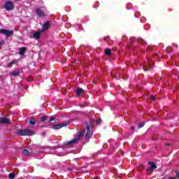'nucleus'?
I'll use <instances>...</instances> for the list:
<instances>
[{"label":"nucleus","mask_w":179,"mask_h":179,"mask_svg":"<svg viewBox=\"0 0 179 179\" xmlns=\"http://www.w3.org/2000/svg\"><path fill=\"white\" fill-rule=\"evenodd\" d=\"M0 34H3L5 37H10L13 36V30L0 29Z\"/></svg>","instance_id":"obj_5"},{"label":"nucleus","mask_w":179,"mask_h":179,"mask_svg":"<svg viewBox=\"0 0 179 179\" xmlns=\"http://www.w3.org/2000/svg\"><path fill=\"white\" fill-rule=\"evenodd\" d=\"M0 124H10V121L6 117H0Z\"/></svg>","instance_id":"obj_11"},{"label":"nucleus","mask_w":179,"mask_h":179,"mask_svg":"<svg viewBox=\"0 0 179 179\" xmlns=\"http://www.w3.org/2000/svg\"><path fill=\"white\" fill-rule=\"evenodd\" d=\"M96 124H98L99 125H100V124H101V119H97L96 120Z\"/></svg>","instance_id":"obj_25"},{"label":"nucleus","mask_w":179,"mask_h":179,"mask_svg":"<svg viewBox=\"0 0 179 179\" xmlns=\"http://www.w3.org/2000/svg\"><path fill=\"white\" fill-rule=\"evenodd\" d=\"M11 75H13V76H17V75H19V71H13Z\"/></svg>","instance_id":"obj_19"},{"label":"nucleus","mask_w":179,"mask_h":179,"mask_svg":"<svg viewBox=\"0 0 179 179\" xmlns=\"http://www.w3.org/2000/svg\"><path fill=\"white\" fill-rule=\"evenodd\" d=\"M149 68H150V69H148V71H150V66H149Z\"/></svg>","instance_id":"obj_36"},{"label":"nucleus","mask_w":179,"mask_h":179,"mask_svg":"<svg viewBox=\"0 0 179 179\" xmlns=\"http://www.w3.org/2000/svg\"><path fill=\"white\" fill-rule=\"evenodd\" d=\"M55 117H54V116H52L49 118V121L51 122V121H55Z\"/></svg>","instance_id":"obj_24"},{"label":"nucleus","mask_w":179,"mask_h":179,"mask_svg":"<svg viewBox=\"0 0 179 179\" xmlns=\"http://www.w3.org/2000/svg\"><path fill=\"white\" fill-rule=\"evenodd\" d=\"M3 44H5V41H0V45H3Z\"/></svg>","instance_id":"obj_27"},{"label":"nucleus","mask_w":179,"mask_h":179,"mask_svg":"<svg viewBox=\"0 0 179 179\" xmlns=\"http://www.w3.org/2000/svg\"><path fill=\"white\" fill-rule=\"evenodd\" d=\"M105 54H106V55H111V49L106 48L105 50Z\"/></svg>","instance_id":"obj_17"},{"label":"nucleus","mask_w":179,"mask_h":179,"mask_svg":"<svg viewBox=\"0 0 179 179\" xmlns=\"http://www.w3.org/2000/svg\"><path fill=\"white\" fill-rule=\"evenodd\" d=\"M83 92H85V90L83 88H77V90H76V96H78V97H79L80 96H83Z\"/></svg>","instance_id":"obj_12"},{"label":"nucleus","mask_w":179,"mask_h":179,"mask_svg":"<svg viewBox=\"0 0 179 179\" xmlns=\"http://www.w3.org/2000/svg\"><path fill=\"white\" fill-rule=\"evenodd\" d=\"M167 146H171V143H166Z\"/></svg>","instance_id":"obj_35"},{"label":"nucleus","mask_w":179,"mask_h":179,"mask_svg":"<svg viewBox=\"0 0 179 179\" xmlns=\"http://www.w3.org/2000/svg\"><path fill=\"white\" fill-rule=\"evenodd\" d=\"M150 100H152L153 101H155V100H156V97H155V96H153V95H150Z\"/></svg>","instance_id":"obj_23"},{"label":"nucleus","mask_w":179,"mask_h":179,"mask_svg":"<svg viewBox=\"0 0 179 179\" xmlns=\"http://www.w3.org/2000/svg\"><path fill=\"white\" fill-rule=\"evenodd\" d=\"M86 132V130L83 129L81 131H78L77 133V134L76 135V138L68 141V142H65L64 143V145H66V146H69V145H76L78 143H79V141L80 140V138H82V136H83V134Z\"/></svg>","instance_id":"obj_1"},{"label":"nucleus","mask_w":179,"mask_h":179,"mask_svg":"<svg viewBox=\"0 0 179 179\" xmlns=\"http://www.w3.org/2000/svg\"><path fill=\"white\" fill-rule=\"evenodd\" d=\"M22 155L24 156H29V155H30V152L28 150L24 149L22 150Z\"/></svg>","instance_id":"obj_16"},{"label":"nucleus","mask_w":179,"mask_h":179,"mask_svg":"<svg viewBox=\"0 0 179 179\" xmlns=\"http://www.w3.org/2000/svg\"><path fill=\"white\" fill-rule=\"evenodd\" d=\"M143 69H144V71H145V72L148 71V69H146L145 66H143Z\"/></svg>","instance_id":"obj_34"},{"label":"nucleus","mask_w":179,"mask_h":179,"mask_svg":"<svg viewBox=\"0 0 179 179\" xmlns=\"http://www.w3.org/2000/svg\"><path fill=\"white\" fill-rule=\"evenodd\" d=\"M111 76H112V78H113V79H115V78H117V76H114L113 74H111Z\"/></svg>","instance_id":"obj_33"},{"label":"nucleus","mask_w":179,"mask_h":179,"mask_svg":"<svg viewBox=\"0 0 179 179\" xmlns=\"http://www.w3.org/2000/svg\"><path fill=\"white\" fill-rule=\"evenodd\" d=\"M50 21H46L45 24L43 25L41 31L43 32V31H45V30H48V29L50 28Z\"/></svg>","instance_id":"obj_8"},{"label":"nucleus","mask_w":179,"mask_h":179,"mask_svg":"<svg viewBox=\"0 0 179 179\" xmlns=\"http://www.w3.org/2000/svg\"><path fill=\"white\" fill-rule=\"evenodd\" d=\"M138 44H142L143 45H146V44H148V43L146 42V41H145L144 39H139L138 41Z\"/></svg>","instance_id":"obj_15"},{"label":"nucleus","mask_w":179,"mask_h":179,"mask_svg":"<svg viewBox=\"0 0 179 179\" xmlns=\"http://www.w3.org/2000/svg\"><path fill=\"white\" fill-rule=\"evenodd\" d=\"M94 124V122L93 120H90V124L89 122H86V129H87V134L85 135V139H90V127H93Z\"/></svg>","instance_id":"obj_4"},{"label":"nucleus","mask_w":179,"mask_h":179,"mask_svg":"<svg viewBox=\"0 0 179 179\" xmlns=\"http://www.w3.org/2000/svg\"><path fill=\"white\" fill-rule=\"evenodd\" d=\"M45 135H47V133H45V131H44V132L42 133V136H45Z\"/></svg>","instance_id":"obj_32"},{"label":"nucleus","mask_w":179,"mask_h":179,"mask_svg":"<svg viewBox=\"0 0 179 179\" xmlns=\"http://www.w3.org/2000/svg\"><path fill=\"white\" fill-rule=\"evenodd\" d=\"M16 135L19 136H31V135H36V133L31 129H17Z\"/></svg>","instance_id":"obj_2"},{"label":"nucleus","mask_w":179,"mask_h":179,"mask_svg":"<svg viewBox=\"0 0 179 179\" xmlns=\"http://www.w3.org/2000/svg\"><path fill=\"white\" fill-rule=\"evenodd\" d=\"M131 131H135V127L134 126H132L131 128Z\"/></svg>","instance_id":"obj_31"},{"label":"nucleus","mask_w":179,"mask_h":179,"mask_svg":"<svg viewBox=\"0 0 179 179\" xmlns=\"http://www.w3.org/2000/svg\"><path fill=\"white\" fill-rule=\"evenodd\" d=\"M168 179H177V177H169Z\"/></svg>","instance_id":"obj_30"},{"label":"nucleus","mask_w":179,"mask_h":179,"mask_svg":"<svg viewBox=\"0 0 179 179\" xmlns=\"http://www.w3.org/2000/svg\"><path fill=\"white\" fill-rule=\"evenodd\" d=\"M68 125V123H63L60 124H55L52 126L53 129H61V128L64 127H66Z\"/></svg>","instance_id":"obj_9"},{"label":"nucleus","mask_w":179,"mask_h":179,"mask_svg":"<svg viewBox=\"0 0 179 179\" xmlns=\"http://www.w3.org/2000/svg\"><path fill=\"white\" fill-rule=\"evenodd\" d=\"M175 173L176 174V178L179 179V171H176Z\"/></svg>","instance_id":"obj_26"},{"label":"nucleus","mask_w":179,"mask_h":179,"mask_svg":"<svg viewBox=\"0 0 179 179\" xmlns=\"http://www.w3.org/2000/svg\"><path fill=\"white\" fill-rule=\"evenodd\" d=\"M15 175L14 173H10L8 174V178L10 179H13L15 178Z\"/></svg>","instance_id":"obj_18"},{"label":"nucleus","mask_w":179,"mask_h":179,"mask_svg":"<svg viewBox=\"0 0 179 179\" xmlns=\"http://www.w3.org/2000/svg\"><path fill=\"white\" fill-rule=\"evenodd\" d=\"M15 64H16V60H13L10 63H9L8 66L15 65Z\"/></svg>","instance_id":"obj_22"},{"label":"nucleus","mask_w":179,"mask_h":179,"mask_svg":"<svg viewBox=\"0 0 179 179\" xmlns=\"http://www.w3.org/2000/svg\"><path fill=\"white\" fill-rule=\"evenodd\" d=\"M0 50H1V46H0Z\"/></svg>","instance_id":"obj_39"},{"label":"nucleus","mask_w":179,"mask_h":179,"mask_svg":"<svg viewBox=\"0 0 179 179\" xmlns=\"http://www.w3.org/2000/svg\"><path fill=\"white\" fill-rule=\"evenodd\" d=\"M15 1H20V0H15Z\"/></svg>","instance_id":"obj_38"},{"label":"nucleus","mask_w":179,"mask_h":179,"mask_svg":"<svg viewBox=\"0 0 179 179\" xmlns=\"http://www.w3.org/2000/svg\"><path fill=\"white\" fill-rule=\"evenodd\" d=\"M148 164L150 166L145 170V173L148 176H150V174H152L155 171V170L157 169V165H156V163L153 162H148Z\"/></svg>","instance_id":"obj_3"},{"label":"nucleus","mask_w":179,"mask_h":179,"mask_svg":"<svg viewBox=\"0 0 179 179\" xmlns=\"http://www.w3.org/2000/svg\"><path fill=\"white\" fill-rule=\"evenodd\" d=\"M27 51V48L22 47L20 48L19 54L20 55H21V57H23V55H24Z\"/></svg>","instance_id":"obj_13"},{"label":"nucleus","mask_w":179,"mask_h":179,"mask_svg":"<svg viewBox=\"0 0 179 179\" xmlns=\"http://www.w3.org/2000/svg\"><path fill=\"white\" fill-rule=\"evenodd\" d=\"M140 167H141V169H143V170H145V165H141Z\"/></svg>","instance_id":"obj_29"},{"label":"nucleus","mask_w":179,"mask_h":179,"mask_svg":"<svg viewBox=\"0 0 179 179\" xmlns=\"http://www.w3.org/2000/svg\"><path fill=\"white\" fill-rule=\"evenodd\" d=\"M145 126V122H142L141 124L138 125V128H142Z\"/></svg>","instance_id":"obj_21"},{"label":"nucleus","mask_w":179,"mask_h":179,"mask_svg":"<svg viewBox=\"0 0 179 179\" xmlns=\"http://www.w3.org/2000/svg\"><path fill=\"white\" fill-rule=\"evenodd\" d=\"M4 9H6V10H13V9H15V3H13V1H6L4 4Z\"/></svg>","instance_id":"obj_6"},{"label":"nucleus","mask_w":179,"mask_h":179,"mask_svg":"<svg viewBox=\"0 0 179 179\" xmlns=\"http://www.w3.org/2000/svg\"><path fill=\"white\" fill-rule=\"evenodd\" d=\"M148 50L149 51H152V47L148 46Z\"/></svg>","instance_id":"obj_28"},{"label":"nucleus","mask_w":179,"mask_h":179,"mask_svg":"<svg viewBox=\"0 0 179 179\" xmlns=\"http://www.w3.org/2000/svg\"><path fill=\"white\" fill-rule=\"evenodd\" d=\"M36 13L38 17H44L45 16V13H44V10H41V8H37L36 10Z\"/></svg>","instance_id":"obj_7"},{"label":"nucleus","mask_w":179,"mask_h":179,"mask_svg":"<svg viewBox=\"0 0 179 179\" xmlns=\"http://www.w3.org/2000/svg\"><path fill=\"white\" fill-rule=\"evenodd\" d=\"M69 171H71L72 170H71V169H68Z\"/></svg>","instance_id":"obj_37"},{"label":"nucleus","mask_w":179,"mask_h":179,"mask_svg":"<svg viewBox=\"0 0 179 179\" xmlns=\"http://www.w3.org/2000/svg\"><path fill=\"white\" fill-rule=\"evenodd\" d=\"M47 120V116H42L41 117V121H42V122H44V121H45Z\"/></svg>","instance_id":"obj_20"},{"label":"nucleus","mask_w":179,"mask_h":179,"mask_svg":"<svg viewBox=\"0 0 179 179\" xmlns=\"http://www.w3.org/2000/svg\"><path fill=\"white\" fill-rule=\"evenodd\" d=\"M41 37V34L40 32H36L34 34V38H36V40H38Z\"/></svg>","instance_id":"obj_14"},{"label":"nucleus","mask_w":179,"mask_h":179,"mask_svg":"<svg viewBox=\"0 0 179 179\" xmlns=\"http://www.w3.org/2000/svg\"><path fill=\"white\" fill-rule=\"evenodd\" d=\"M36 122H37V119L35 117H31L29 119V124L31 127H34Z\"/></svg>","instance_id":"obj_10"}]
</instances>
